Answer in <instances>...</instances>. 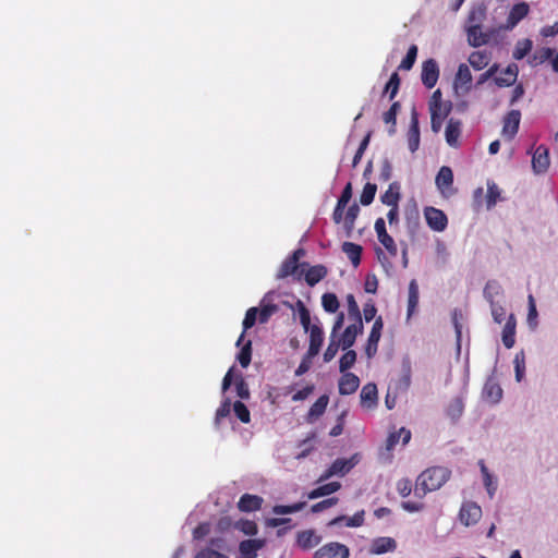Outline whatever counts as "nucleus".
<instances>
[{"label": "nucleus", "instance_id": "f257e3e1", "mask_svg": "<svg viewBox=\"0 0 558 558\" xmlns=\"http://www.w3.org/2000/svg\"><path fill=\"white\" fill-rule=\"evenodd\" d=\"M295 307L299 312L300 323L305 332H310V344L306 352V357L312 359L316 356L324 342V331L320 325L311 324V313L305 304L298 300L295 303Z\"/></svg>", "mask_w": 558, "mask_h": 558}, {"label": "nucleus", "instance_id": "f03ea898", "mask_svg": "<svg viewBox=\"0 0 558 558\" xmlns=\"http://www.w3.org/2000/svg\"><path fill=\"white\" fill-rule=\"evenodd\" d=\"M450 470L444 466H433L422 472L414 488V495L422 498L428 492L439 489L450 477Z\"/></svg>", "mask_w": 558, "mask_h": 558}, {"label": "nucleus", "instance_id": "7ed1b4c3", "mask_svg": "<svg viewBox=\"0 0 558 558\" xmlns=\"http://www.w3.org/2000/svg\"><path fill=\"white\" fill-rule=\"evenodd\" d=\"M428 109L430 113V128L434 133H438L445 119L450 114L452 110L451 101L442 100V93L438 88L436 89L428 101Z\"/></svg>", "mask_w": 558, "mask_h": 558}, {"label": "nucleus", "instance_id": "20e7f679", "mask_svg": "<svg viewBox=\"0 0 558 558\" xmlns=\"http://www.w3.org/2000/svg\"><path fill=\"white\" fill-rule=\"evenodd\" d=\"M305 255V251L303 248L295 250L289 257H287L283 263L281 264L277 278L278 279H284L289 276L298 275V279H301L302 274L298 272L299 267H305L308 266L307 263L300 264L299 260L301 257Z\"/></svg>", "mask_w": 558, "mask_h": 558}, {"label": "nucleus", "instance_id": "39448f33", "mask_svg": "<svg viewBox=\"0 0 558 558\" xmlns=\"http://www.w3.org/2000/svg\"><path fill=\"white\" fill-rule=\"evenodd\" d=\"M359 462L357 454L352 456L350 459H336L330 466L320 475L318 482H324L333 475H344L350 472Z\"/></svg>", "mask_w": 558, "mask_h": 558}, {"label": "nucleus", "instance_id": "423d86ee", "mask_svg": "<svg viewBox=\"0 0 558 558\" xmlns=\"http://www.w3.org/2000/svg\"><path fill=\"white\" fill-rule=\"evenodd\" d=\"M424 217L427 226L435 232H442L448 226L447 215L436 207L426 206L424 208Z\"/></svg>", "mask_w": 558, "mask_h": 558}, {"label": "nucleus", "instance_id": "0eeeda50", "mask_svg": "<svg viewBox=\"0 0 558 558\" xmlns=\"http://www.w3.org/2000/svg\"><path fill=\"white\" fill-rule=\"evenodd\" d=\"M349 555L348 546L338 542H330L318 548L314 558H349Z\"/></svg>", "mask_w": 558, "mask_h": 558}, {"label": "nucleus", "instance_id": "6e6552de", "mask_svg": "<svg viewBox=\"0 0 558 558\" xmlns=\"http://www.w3.org/2000/svg\"><path fill=\"white\" fill-rule=\"evenodd\" d=\"M482 518V508L473 501L462 504L459 512L460 522L465 526L476 524Z\"/></svg>", "mask_w": 558, "mask_h": 558}, {"label": "nucleus", "instance_id": "1a4fd4ad", "mask_svg": "<svg viewBox=\"0 0 558 558\" xmlns=\"http://www.w3.org/2000/svg\"><path fill=\"white\" fill-rule=\"evenodd\" d=\"M521 121V112L519 110H510L502 119V130L501 135L508 140L512 141L518 134L519 126Z\"/></svg>", "mask_w": 558, "mask_h": 558}, {"label": "nucleus", "instance_id": "9d476101", "mask_svg": "<svg viewBox=\"0 0 558 558\" xmlns=\"http://www.w3.org/2000/svg\"><path fill=\"white\" fill-rule=\"evenodd\" d=\"M439 78V66L435 59H427L422 64L421 80L423 85L430 89Z\"/></svg>", "mask_w": 558, "mask_h": 558}, {"label": "nucleus", "instance_id": "9b49d317", "mask_svg": "<svg viewBox=\"0 0 558 558\" xmlns=\"http://www.w3.org/2000/svg\"><path fill=\"white\" fill-rule=\"evenodd\" d=\"M550 165L549 149L545 145H539L532 156V169L535 174L545 173Z\"/></svg>", "mask_w": 558, "mask_h": 558}, {"label": "nucleus", "instance_id": "f8f14e48", "mask_svg": "<svg viewBox=\"0 0 558 558\" xmlns=\"http://www.w3.org/2000/svg\"><path fill=\"white\" fill-rule=\"evenodd\" d=\"M383 328H384L383 318H381V316H378L373 324V327L369 332L367 343L365 347V353L368 357H373L377 353L378 342L381 337Z\"/></svg>", "mask_w": 558, "mask_h": 558}, {"label": "nucleus", "instance_id": "ddd939ff", "mask_svg": "<svg viewBox=\"0 0 558 558\" xmlns=\"http://www.w3.org/2000/svg\"><path fill=\"white\" fill-rule=\"evenodd\" d=\"M375 231L377 233L378 241L384 245L387 252L391 256H396L398 253L397 245L393 239L388 234L386 230V223L383 218H377L375 221Z\"/></svg>", "mask_w": 558, "mask_h": 558}, {"label": "nucleus", "instance_id": "4468645a", "mask_svg": "<svg viewBox=\"0 0 558 558\" xmlns=\"http://www.w3.org/2000/svg\"><path fill=\"white\" fill-rule=\"evenodd\" d=\"M363 331V322L362 319L355 320V323L349 325L344 331L342 332L341 337L338 339L341 343L342 350H348L351 348L359 333Z\"/></svg>", "mask_w": 558, "mask_h": 558}, {"label": "nucleus", "instance_id": "2eb2a0df", "mask_svg": "<svg viewBox=\"0 0 558 558\" xmlns=\"http://www.w3.org/2000/svg\"><path fill=\"white\" fill-rule=\"evenodd\" d=\"M530 12V5L526 2H519L514 4L507 17L506 28L512 29L515 27Z\"/></svg>", "mask_w": 558, "mask_h": 558}, {"label": "nucleus", "instance_id": "dca6fc26", "mask_svg": "<svg viewBox=\"0 0 558 558\" xmlns=\"http://www.w3.org/2000/svg\"><path fill=\"white\" fill-rule=\"evenodd\" d=\"M420 126H418V114L415 108L411 111V123L408 132V146L411 153H415L420 146Z\"/></svg>", "mask_w": 558, "mask_h": 558}, {"label": "nucleus", "instance_id": "f3484780", "mask_svg": "<svg viewBox=\"0 0 558 558\" xmlns=\"http://www.w3.org/2000/svg\"><path fill=\"white\" fill-rule=\"evenodd\" d=\"M461 125L460 120L453 118L449 119L445 130V137L450 147L458 148L460 146Z\"/></svg>", "mask_w": 558, "mask_h": 558}, {"label": "nucleus", "instance_id": "a211bd4d", "mask_svg": "<svg viewBox=\"0 0 558 558\" xmlns=\"http://www.w3.org/2000/svg\"><path fill=\"white\" fill-rule=\"evenodd\" d=\"M339 393L342 396H348L354 393L359 386L360 379L359 377L350 372L342 373V376L339 379Z\"/></svg>", "mask_w": 558, "mask_h": 558}, {"label": "nucleus", "instance_id": "6ab92c4d", "mask_svg": "<svg viewBox=\"0 0 558 558\" xmlns=\"http://www.w3.org/2000/svg\"><path fill=\"white\" fill-rule=\"evenodd\" d=\"M468 43L472 47H481L488 44L490 35L482 32L481 25L466 26Z\"/></svg>", "mask_w": 558, "mask_h": 558}, {"label": "nucleus", "instance_id": "aec40b11", "mask_svg": "<svg viewBox=\"0 0 558 558\" xmlns=\"http://www.w3.org/2000/svg\"><path fill=\"white\" fill-rule=\"evenodd\" d=\"M519 69L515 63H510L507 68L501 72V75L495 76L494 81L498 87H509L512 86L518 78Z\"/></svg>", "mask_w": 558, "mask_h": 558}, {"label": "nucleus", "instance_id": "412c9836", "mask_svg": "<svg viewBox=\"0 0 558 558\" xmlns=\"http://www.w3.org/2000/svg\"><path fill=\"white\" fill-rule=\"evenodd\" d=\"M264 499L260 496L244 494L238 501V508L242 512H253L262 508Z\"/></svg>", "mask_w": 558, "mask_h": 558}, {"label": "nucleus", "instance_id": "4be33fe9", "mask_svg": "<svg viewBox=\"0 0 558 558\" xmlns=\"http://www.w3.org/2000/svg\"><path fill=\"white\" fill-rule=\"evenodd\" d=\"M320 541L322 536L317 535L314 530H304L296 535L298 546L305 550L317 546Z\"/></svg>", "mask_w": 558, "mask_h": 558}, {"label": "nucleus", "instance_id": "5701e85b", "mask_svg": "<svg viewBox=\"0 0 558 558\" xmlns=\"http://www.w3.org/2000/svg\"><path fill=\"white\" fill-rule=\"evenodd\" d=\"M270 296L271 293H267L260 301V307L258 308V322L260 324L267 323L279 310L278 305L271 302Z\"/></svg>", "mask_w": 558, "mask_h": 558}, {"label": "nucleus", "instance_id": "b1692460", "mask_svg": "<svg viewBox=\"0 0 558 558\" xmlns=\"http://www.w3.org/2000/svg\"><path fill=\"white\" fill-rule=\"evenodd\" d=\"M515 326L517 319L513 314H510L502 329V343L507 349H511L515 343Z\"/></svg>", "mask_w": 558, "mask_h": 558}, {"label": "nucleus", "instance_id": "393cba45", "mask_svg": "<svg viewBox=\"0 0 558 558\" xmlns=\"http://www.w3.org/2000/svg\"><path fill=\"white\" fill-rule=\"evenodd\" d=\"M396 547L397 543L393 538L378 537L373 541L369 551L374 555H383L389 551H393Z\"/></svg>", "mask_w": 558, "mask_h": 558}, {"label": "nucleus", "instance_id": "a878e982", "mask_svg": "<svg viewBox=\"0 0 558 558\" xmlns=\"http://www.w3.org/2000/svg\"><path fill=\"white\" fill-rule=\"evenodd\" d=\"M377 387L373 383L366 384L361 390V402L367 409H373L377 404Z\"/></svg>", "mask_w": 558, "mask_h": 558}, {"label": "nucleus", "instance_id": "bb28decb", "mask_svg": "<svg viewBox=\"0 0 558 558\" xmlns=\"http://www.w3.org/2000/svg\"><path fill=\"white\" fill-rule=\"evenodd\" d=\"M328 402H329V397L327 395H323L320 396L313 404L312 407L310 408L308 412H307V415H306V421L308 423H312L314 422L316 418H318L319 416H322L326 409H327V405H328Z\"/></svg>", "mask_w": 558, "mask_h": 558}, {"label": "nucleus", "instance_id": "cd10ccee", "mask_svg": "<svg viewBox=\"0 0 558 558\" xmlns=\"http://www.w3.org/2000/svg\"><path fill=\"white\" fill-rule=\"evenodd\" d=\"M328 274L327 268L324 265H315L308 267L304 274V279L310 287H314L320 280H323Z\"/></svg>", "mask_w": 558, "mask_h": 558}, {"label": "nucleus", "instance_id": "c85d7f7f", "mask_svg": "<svg viewBox=\"0 0 558 558\" xmlns=\"http://www.w3.org/2000/svg\"><path fill=\"white\" fill-rule=\"evenodd\" d=\"M400 198V184L398 182L390 183L388 190L380 196L381 203L389 207L399 205Z\"/></svg>", "mask_w": 558, "mask_h": 558}, {"label": "nucleus", "instance_id": "c756f323", "mask_svg": "<svg viewBox=\"0 0 558 558\" xmlns=\"http://www.w3.org/2000/svg\"><path fill=\"white\" fill-rule=\"evenodd\" d=\"M260 539H245L239 545L240 554L243 558H256L257 550L263 547Z\"/></svg>", "mask_w": 558, "mask_h": 558}, {"label": "nucleus", "instance_id": "7c9ffc66", "mask_svg": "<svg viewBox=\"0 0 558 558\" xmlns=\"http://www.w3.org/2000/svg\"><path fill=\"white\" fill-rule=\"evenodd\" d=\"M452 170L447 166L441 167L438 171V174L436 175V185L438 190L444 194L448 189L452 186Z\"/></svg>", "mask_w": 558, "mask_h": 558}, {"label": "nucleus", "instance_id": "2f4dec72", "mask_svg": "<svg viewBox=\"0 0 558 558\" xmlns=\"http://www.w3.org/2000/svg\"><path fill=\"white\" fill-rule=\"evenodd\" d=\"M472 84V74L469 69V66L464 63H461L458 68L456 78H454V85L457 87L464 88L465 90H469L471 88Z\"/></svg>", "mask_w": 558, "mask_h": 558}, {"label": "nucleus", "instance_id": "473e14b6", "mask_svg": "<svg viewBox=\"0 0 558 558\" xmlns=\"http://www.w3.org/2000/svg\"><path fill=\"white\" fill-rule=\"evenodd\" d=\"M401 109V105L399 101L392 102L390 108L383 114V120L386 124L389 125L388 133L389 135H393L396 133L397 126V116Z\"/></svg>", "mask_w": 558, "mask_h": 558}, {"label": "nucleus", "instance_id": "72a5a7b5", "mask_svg": "<svg viewBox=\"0 0 558 558\" xmlns=\"http://www.w3.org/2000/svg\"><path fill=\"white\" fill-rule=\"evenodd\" d=\"M341 488V484L339 482H330L318 486L317 488L311 490L307 494L308 499H316L324 496H329Z\"/></svg>", "mask_w": 558, "mask_h": 558}, {"label": "nucleus", "instance_id": "f704fd0d", "mask_svg": "<svg viewBox=\"0 0 558 558\" xmlns=\"http://www.w3.org/2000/svg\"><path fill=\"white\" fill-rule=\"evenodd\" d=\"M402 438V444L407 445L411 439V432L405 427H401L398 432L390 433L386 440L387 450H392Z\"/></svg>", "mask_w": 558, "mask_h": 558}, {"label": "nucleus", "instance_id": "c9c22d12", "mask_svg": "<svg viewBox=\"0 0 558 558\" xmlns=\"http://www.w3.org/2000/svg\"><path fill=\"white\" fill-rule=\"evenodd\" d=\"M418 284L415 279L409 283V298H408V318H410L416 311L418 304Z\"/></svg>", "mask_w": 558, "mask_h": 558}, {"label": "nucleus", "instance_id": "e433bc0d", "mask_svg": "<svg viewBox=\"0 0 558 558\" xmlns=\"http://www.w3.org/2000/svg\"><path fill=\"white\" fill-rule=\"evenodd\" d=\"M489 61L490 54L487 51H473L469 57L471 66L476 71L486 68Z\"/></svg>", "mask_w": 558, "mask_h": 558}, {"label": "nucleus", "instance_id": "4c0bfd02", "mask_svg": "<svg viewBox=\"0 0 558 558\" xmlns=\"http://www.w3.org/2000/svg\"><path fill=\"white\" fill-rule=\"evenodd\" d=\"M342 252L345 253L351 263L356 267L361 263L362 246L353 242H344Z\"/></svg>", "mask_w": 558, "mask_h": 558}, {"label": "nucleus", "instance_id": "58836bf2", "mask_svg": "<svg viewBox=\"0 0 558 558\" xmlns=\"http://www.w3.org/2000/svg\"><path fill=\"white\" fill-rule=\"evenodd\" d=\"M464 403L461 398L452 399L446 409L447 416L452 421L457 422L463 414Z\"/></svg>", "mask_w": 558, "mask_h": 558}, {"label": "nucleus", "instance_id": "ea45409f", "mask_svg": "<svg viewBox=\"0 0 558 558\" xmlns=\"http://www.w3.org/2000/svg\"><path fill=\"white\" fill-rule=\"evenodd\" d=\"M359 213H360V207L356 203H353L352 205H350L345 213L343 226H344L345 233L348 236L351 235V233L354 229V223L359 216Z\"/></svg>", "mask_w": 558, "mask_h": 558}, {"label": "nucleus", "instance_id": "a19ab883", "mask_svg": "<svg viewBox=\"0 0 558 558\" xmlns=\"http://www.w3.org/2000/svg\"><path fill=\"white\" fill-rule=\"evenodd\" d=\"M342 521H345V525L349 527H357L364 523V511L356 512L353 517L347 518L340 515L330 521V525H339Z\"/></svg>", "mask_w": 558, "mask_h": 558}, {"label": "nucleus", "instance_id": "79ce46f5", "mask_svg": "<svg viewBox=\"0 0 558 558\" xmlns=\"http://www.w3.org/2000/svg\"><path fill=\"white\" fill-rule=\"evenodd\" d=\"M258 320V307H251L246 311L245 317L243 319V331L236 341V345H240L242 340L244 339V333L247 329L252 328L255 323Z\"/></svg>", "mask_w": 558, "mask_h": 558}, {"label": "nucleus", "instance_id": "37998d69", "mask_svg": "<svg viewBox=\"0 0 558 558\" xmlns=\"http://www.w3.org/2000/svg\"><path fill=\"white\" fill-rule=\"evenodd\" d=\"M484 396L488 401L497 403L502 397V389L497 383L487 381L484 387Z\"/></svg>", "mask_w": 558, "mask_h": 558}, {"label": "nucleus", "instance_id": "c03bdc74", "mask_svg": "<svg viewBox=\"0 0 558 558\" xmlns=\"http://www.w3.org/2000/svg\"><path fill=\"white\" fill-rule=\"evenodd\" d=\"M500 199V189L494 182L487 181V194H486V207L487 209H492L497 202Z\"/></svg>", "mask_w": 558, "mask_h": 558}, {"label": "nucleus", "instance_id": "a18cd8bd", "mask_svg": "<svg viewBox=\"0 0 558 558\" xmlns=\"http://www.w3.org/2000/svg\"><path fill=\"white\" fill-rule=\"evenodd\" d=\"M322 306L325 312L333 314L339 310L340 303L335 293L327 292L322 296Z\"/></svg>", "mask_w": 558, "mask_h": 558}, {"label": "nucleus", "instance_id": "49530a36", "mask_svg": "<svg viewBox=\"0 0 558 558\" xmlns=\"http://www.w3.org/2000/svg\"><path fill=\"white\" fill-rule=\"evenodd\" d=\"M533 43L531 39L525 38L522 40H519L514 47V50L512 52V57L514 60H522L524 57H526L530 51L532 50Z\"/></svg>", "mask_w": 558, "mask_h": 558}, {"label": "nucleus", "instance_id": "de8ad7c7", "mask_svg": "<svg viewBox=\"0 0 558 558\" xmlns=\"http://www.w3.org/2000/svg\"><path fill=\"white\" fill-rule=\"evenodd\" d=\"M417 51H418L417 46L411 45L408 49L405 57L400 62L398 69L402 70V71H410L415 63V60L417 57Z\"/></svg>", "mask_w": 558, "mask_h": 558}, {"label": "nucleus", "instance_id": "09e8293b", "mask_svg": "<svg viewBox=\"0 0 558 558\" xmlns=\"http://www.w3.org/2000/svg\"><path fill=\"white\" fill-rule=\"evenodd\" d=\"M554 52H555V50L553 48H549V47L541 48L533 53L530 63L533 66L543 64L546 61L551 59V57L554 56Z\"/></svg>", "mask_w": 558, "mask_h": 558}, {"label": "nucleus", "instance_id": "8fccbe9b", "mask_svg": "<svg viewBox=\"0 0 558 558\" xmlns=\"http://www.w3.org/2000/svg\"><path fill=\"white\" fill-rule=\"evenodd\" d=\"M486 17V7L481 4L476 8H473L468 16V26L472 25H482L483 21Z\"/></svg>", "mask_w": 558, "mask_h": 558}, {"label": "nucleus", "instance_id": "3c124183", "mask_svg": "<svg viewBox=\"0 0 558 558\" xmlns=\"http://www.w3.org/2000/svg\"><path fill=\"white\" fill-rule=\"evenodd\" d=\"M376 192H377V185L374 183L367 182L364 185L363 191L360 195V203L363 206L371 205L375 198Z\"/></svg>", "mask_w": 558, "mask_h": 558}, {"label": "nucleus", "instance_id": "603ef678", "mask_svg": "<svg viewBox=\"0 0 558 558\" xmlns=\"http://www.w3.org/2000/svg\"><path fill=\"white\" fill-rule=\"evenodd\" d=\"M234 527L245 535H256L258 532L257 524L252 520L241 519L234 523Z\"/></svg>", "mask_w": 558, "mask_h": 558}, {"label": "nucleus", "instance_id": "864d4df0", "mask_svg": "<svg viewBox=\"0 0 558 558\" xmlns=\"http://www.w3.org/2000/svg\"><path fill=\"white\" fill-rule=\"evenodd\" d=\"M305 506V501H299L293 505H277L272 508V512L276 514H289L301 511Z\"/></svg>", "mask_w": 558, "mask_h": 558}, {"label": "nucleus", "instance_id": "5fc2aeb1", "mask_svg": "<svg viewBox=\"0 0 558 558\" xmlns=\"http://www.w3.org/2000/svg\"><path fill=\"white\" fill-rule=\"evenodd\" d=\"M356 362V352L353 350H347L345 353L340 357L339 369L341 373L348 372Z\"/></svg>", "mask_w": 558, "mask_h": 558}, {"label": "nucleus", "instance_id": "6e6d98bb", "mask_svg": "<svg viewBox=\"0 0 558 558\" xmlns=\"http://www.w3.org/2000/svg\"><path fill=\"white\" fill-rule=\"evenodd\" d=\"M400 77L397 72H393L387 82L384 94H389V99L392 100L398 94L400 87Z\"/></svg>", "mask_w": 558, "mask_h": 558}, {"label": "nucleus", "instance_id": "4d7b16f0", "mask_svg": "<svg viewBox=\"0 0 558 558\" xmlns=\"http://www.w3.org/2000/svg\"><path fill=\"white\" fill-rule=\"evenodd\" d=\"M236 360L242 367H247L252 360V341L248 340L238 353Z\"/></svg>", "mask_w": 558, "mask_h": 558}, {"label": "nucleus", "instance_id": "13d9d810", "mask_svg": "<svg viewBox=\"0 0 558 558\" xmlns=\"http://www.w3.org/2000/svg\"><path fill=\"white\" fill-rule=\"evenodd\" d=\"M340 347H341V343L337 339V336L330 335L329 344L324 352V361L326 363L330 362L336 356Z\"/></svg>", "mask_w": 558, "mask_h": 558}, {"label": "nucleus", "instance_id": "bf43d9fd", "mask_svg": "<svg viewBox=\"0 0 558 558\" xmlns=\"http://www.w3.org/2000/svg\"><path fill=\"white\" fill-rule=\"evenodd\" d=\"M513 363L515 369V378L518 381H521L525 372V356L522 351L515 354Z\"/></svg>", "mask_w": 558, "mask_h": 558}, {"label": "nucleus", "instance_id": "052dcab7", "mask_svg": "<svg viewBox=\"0 0 558 558\" xmlns=\"http://www.w3.org/2000/svg\"><path fill=\"white\" fill-rule=\"evenodd\" d=\"M233 411H234V414L236 415V417L242 423H248L250 422V420H251L250 411H248L247 407L242 401H235L234 402Z\"/></svg>", "mask_w": 558, "mask_h": 558}, {"label": "nucleus", "instance_id": "680f3d73", "mask_svg": "<svg viewBox=\"0 0 558 558\" xmlns=\"http://www.w3.org/2000/svg\"><path fill=\"white\" fill-rule=\"evenodd\" d=\"M347 303H348L349 316L351 318H353L354 320L362 319L360 307H359L353 294L347 295Z\"/></svg>", "mask_w": 558, "mask_h": 558}, {"label": "nucleus", "instance_id": "e2e57ef3", "mask_svg": "<svg viewBox=\"0 0 558 558\" xmlns=\"http://www.w3.org/2000/svg\"><path fill=\"white\" fill-rule=\"evenodd\" d=\"M339 501V499L337 497H331V498H327L325 500H322L319 502H316L314 504L312 507H311V511L313 513H318V512H322L335 505H337Z\"/></svg>", "mask_w": 558, "mask_h": 558}, {"label": "nucleus", "instance_id": "0e129e2a", "mask_svg": "<svg viewBox=\"0 0 558 558\" xmlns=\"http://www.w3.org/2000/svg\"><path fill=\"white\" fill-rule=\"evenodd\" d=\"M529 301V313H527V323L531 326L536 325V318H537V310L534 296L532 294L527 298Z\"/></svg>", "mask_w": 558, "mask_h": 558}, {"label": "nucleus", "instance_id": "69168bd1", "mask_svg": "<svg viewBox=\"0 0 558 558\" xmlns=\"http://www.w3.org/2000/svg\"><path fill=\"white\" fill-rule=\"evenodd\" d=\"M235 390H236V395L241 399H248V397H250L248 385L245 383V380L243 379L242 376H240L238 378V380L235 381Z\"/></svg>", "mask_w": 558, "mask_h": 558}, {"label": "nucleus", "instance_id": "338daca9", "mask_svg": "<svg viewBox=\"0 0 558 558\" xmlns=\"http://www.w3.org/2000/svg\"><path fill=\"white\" fill-rule=\"evenodd\" d=\"M397 490L402 497H408L412 492V483L408 478H402L397 483Z\"/></svg>", "mask_w": 558, "mask_h": 558}, {"label": "nucleus", "instance_id": "774afa93", "mask_svg": "<svg viewBox=\"0 0 558 558\" xmlns=\"http://www.w3.org/2000/svg\"><path fill=\"white\" fill-rule=\"evenodd\" d=\"M195 558H228V557L217 550H214V549H203L195 556Z\"/></svg>", "mask_w": 558, "mask_h": 558}]
</instances>
